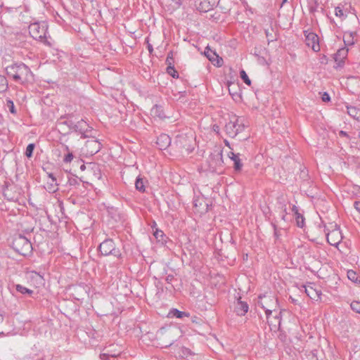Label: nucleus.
Returning a JSON list of instances; mask_svg holds the SVG:
<instances>
[{
  "mask_svg": "<svg viewBox=\"0 0 360 360\" xmlns=\"http://www.w3.org/2000/svg\"><path fill=\"white\" fill-rule=\"evenodd\" d=\"M6 72L8 77L15 82L23 84L33 80V74L30 68L25 64L14 63L6 68Z\"/></svg>",
  "mask_w": 360,
  "mask_h": 360,
  "instance_id": "f257e3e1",
  "label": "nucleus"
},
{
  "mask_svg": "<svg viewBox=\"0 0 360 360\" xmlns=\"http://www.w3.org/2000/svg\"><path fill=\"white\" fill-rule=\"evenodd\" d=\"M93 133V128L89 124L81 119L76 123H74L70 131L63 134V137L65 138V142L70 143L72 139H77L78 135H80V139H86L91 136Z\"/></svg>",
  "mask_w": 360,
  "mask_h": 360,
  "instance_id": "f03ea898",
  "label": "nucleus"
},
{
  "mask_svg": "<svg viewBox=\"0 0 360 360\" xmlns=\"http://www.w3.org/2000/svg\"><path fill=\"white\" fill-rule=\"evenodd\" d=\"M29 33L35 40H38L44 45L51 47L52 43L48 39L46 36L48 25L46 22H36L29 25Z\"/></svg>",
  "mask_w": 360,
  "mask_h": 360,
  "instance_id": "7ed1b4c3",
  "label": "nucleus"
},
{
  "mask_svg": "<svg viewBox=\"0 0 360 360\" xmlns=\"http://www.w3.org/2000/svg\"><path fill=\"white\" fill-rule=\"evenodd\" d=\"M245 127L246 125L245 124L244 119L233 115L231 117L230 120L226 123L224 131L226 135L230 138H236L245 130Z\"/></svg>",
  "mask_w": 360,
  "mask_h": 360,
  "instance_id": "20e7f679",
  "label": "nucleus"
},
{
  "mask_svg": "<svg viewBox=\"0 0 360 360\" xmlns=\"http://www.w3.org/2000/svg\"><path fill=\"white\" fill-rule=\"evenodd\" d=\"M11 247L16 252L22 256L30 255L33 250L30 240L22 234L14 236Z\"/></svg>",
  "mask_w": 360,
  "mask_h": 360,
  "instance_id": "39448f33",
  "label": "nucleus"
},
{
  "mask_svg": "<svg viewBox=\"0 0 360 360\" xmlns=\"http://www.w3.org/2000/svg\"><path fill=\"white\" fill-rule=\"evenodd\" d=\"M98 251L103 256L113 255L120 258L122 255L120 249L116 248L114 241L110 238L104 240L100 244Z\"/></svg>",
  "mask_w": 360,
  "mask_h": 360,
  "instance_id": "423d86ee",
  "label": "nucleus"
},
{
  "mask_svg": "<svg viewBox=\"0 0 360 360\" xmlns=\"http://www.w3.org/2000/svg\"><path fill=\"white\" fill-rule=\"evenodd\" d=\"M222 150H215L212 153L207 160L210 170L212 172H220L224 166Z\"/></svg>",
  "mask_w": 360,
  "mask_h": 360,
  "instance_id": "0eeeda50",
  "label": "nucleus"
},
{
  "mask_svg": "<svg viewBox=\"0 0 360 360\" xmlns=\"http://www.w3.org/2000/svg\"><path fill=\"white\" fill-rule=\"evenodd\" d=\"M257 299V304L262 309L272 308L275 310L277 307L278 300L271 293L259 295Z\"/></svg>",
  "mask_w": 360,
  "mask_h": 360,
  "instance_id": "6e6552de",
  "label": "nucleus"
},
{
  "mask_svg": "<svg viewBox=\"0 0 360 360\" xmlns=\"http://www.w3.org/2000/svg\"><path fill=\"white\" fill-rule=\"evenodd\" d=\"M89 138L90 139L86 141L83 151L86 153V155L91 156L100 151L102 147V144L98 139L95 138L94 136H93V133H91V136Z\"/></svg>",
  "mask_w": 360,
  "mask_h": 360,
  "instance_id": "1a4fd4ad",
  "label": "nucleus"
},
{
  "mask_svg": "<svg viewBox=\"0 0 360 360\" xmlns=\"http://www.w3.org/2000/svg\"><path fill=\"white\" fill-rule=\"evenodd\" d=\"M305 42L307 46L311 47L315 52L320 51L319 39L316 34L304 31Z\"/></svg>",
  "mask_w": 360,
  "mask_h": 360,
  "instance_id": "9d476101",
  "label": "nucleus"
},
{
  "mask_svg": "<svg viewBox=\"0 0 360 360\" xmlns=\"http://www.w3.org/2000/svg\"><path fill=\"white\" fill-rule=\"evenodd\" d=\"M191 140L185 134H180L176 136L175 140V144L179 150H186L188 152H191L193 148L190 144Z\"/></svg>",
  "mask_w": 360,
  "mask_h": 360,
  "instance_id": "9b49d317",
  "label": "nucleus"
},
{
  "mask_svg": "<svg viewBox=\"0 0 360 360\" xmlns=\"http://www.w3.org/2000/svg\"><path fill=\"white\" fill-rule=\"evenodd\" d=\"M205 56L215 66L221 67L223 65V59L214 51L212 50L210 46H207L205 50Z\"/></svg>",
  "mask_w": 360,
  "mask_h": 360,
  "instance_id": "f8f14e48",
  "label": "nucleus"
},
{
  "mask_svg": "<svg viewBox=\"0 0 360 360\" xmlns=\"http://www.w3.org/2000/svg\"><path fill=\"white\" fill-rule=\"evenodd\" d=\"M348 49L346 48H342L338 50L334 55V60L335 62V65H334L335 69L343 67L345 65V60L346 59Z\"/></svg>",
  "mask_w": 360,
  "mask_h": 360,
  "instance_id": "ddd939ff",
  "label": "nucleus"
},
{
  "mask_svg": "<svg viewBox=\"0 0 360 360\" xmlns=\"http://www.w3.org/2000/svg\"><path fill=\"white\" fill-rule=\"evenodd\" d=\"M193 207L196 212L200 214L206 213L209 210V205L202 197H197L193 200Z\"/></svg>",
  "mask_w": 360,
  "mask_h": 360,
  "instance_id": "4468645a",
  "label": "nucleus"
},
{
  "mask_svg": "<svg viewBox=\"0 0 360 360\" xmlns=\"http://www.w3.org/2000/svg\"><path fill=\"white\" fill-rule=\"evenodd\" d=\"M228 157L233 161V169L236 173H240L243 167V160L240 158V153H235L233 151H230L228 153Z\"/></svg>",
  "mask_w": 360,
  "mask_h": 360,
  "instance_id": "2eb2a0df",
  "label": "nucleus"
},
{
  "mask_svg": "<svg viewBox=\"0 0 360 360\" xmlns=\"http://www.w3.org/2000/svg\"><path fill=\"white\" fill-rule=\"evenodd\" d=\"M249 310V305L246 302L241 300V297L239 296L237 298V301L235 303L234 311L238 316H245Z\"/></svg>",
  "mask_w": 360,
  "mask_h": 360,
  "instance_id": "dca6fc26",
  "label": "nucleus"
},
{
  "mask_svg": "<svg viewBox=\"0 0 360 360\" xmlns=\"http://www.w3.org/2000/svg\"><path fill=\"white\" fill-rule=\"evenodd\" d=\"M156 144L160 150H165L170 146L171 138L166 134H161L157 138Z\"/></svg>",
  "mask_w": 360,
  "mask_h": 360,
  "instance_id": "f3484780",
  "label": "nucleus"
},
{
  "mask_svg": "<svg viewBox=\"0 0 360 360\" xmlns=\"http://www.w3.org/2000/svg\"><path fill=\"white\" fill-rule=\"evenodd\" d=\"M326 234L327 242L333 246H338L340 242V239L338 236L340 232L338 230L332 231L331 232H327V230H324Z\"/></svg>",
  "mask_w": 360,
  "mask_h": 360,
  "instance_id": "a211bd4d",
  "label": "nucleus"
},
{
  "mask_svg": "<svg viewBox=\"0 0 360 360\" xmlns=\"http://www.w3.org/2000/svg\"><path fill=\"white\" fill-rule=\"evenodd\" d=\"M72 117H73L72 114H66L65 115L61 116L58 120V122H57L58 125V126L66 125L69 128V131H70L74 123H75L72 120Z\"/></svg>",
  "mask_w": 360,
  "mask_h": 360,
  "instance_id": "6ab92c4d",
  "label": "nucleus"
},
{
  "mask_svg": "<svg viewBox=\"0 0 360 360\" xmlns=\"http://www.w3.org/2000/svg\"><path fill=\"white\" fill-rule=\"evenodd\" d=\"M179 354L184 360H195V354L185 347L180 349Z\"/></svg>",
  "mask_w": 360,
  "mask_h": 360,
  "instance_id": "aec40b11",
  "label": "nucleus"
},
{
  "mask_svg": "<svg viewBox=\"0 0 360 360\" xmlns=\"http://www.w3.org/2000/svg\"><path fill=\"white\" fill-rule=\"evenodd\" d=\"M151 115L154 117H157L161 120L166 118L167 116L165 115L164 108L161 105H155L151 110Z\"/></svg>",
  "mask_w": 360,
  "mask_h": 360,
  "instance_id": "412c9836",
  "label": "nucleus"
},
{
  "mask_svg": "<svg viewBox=\"0 0 360 360\" xmlns=\"http://www.w3.org/2000/svg\"><path fill=\"white\" fill-rule=\"evenodd\" d=\"M356 32H345L343 35V41L346 46H352L354 44V37Z\"/></svg>",
  "mask_w": 360,
  "mask_h": 360,
  "instance_id": "4be33fe9",
  "label": "nucleus"
},
{
  "mask_svg": "<svg viewBox=\"0 0 360 360\" xmlns=\"http://www.w3.org/2000/svg\"><path fill=\"white\" fill-rule=\"evenodd\" d=\"M14 287L17 292L22 295H27L30 297H32V295L34 294V291L32 290H30L20 284H16Z\"/></svg>",
  "mask_w": 360,
  "mask_h": 360,
  "instance_id": "5701e85b",
  "label": "nucleus"
},
{
  "mask_svg": "<svg viewBox=\"0 0 360 360\" xmlns=\"http://www.w3.org/2000/svg\"><path fill=\"white\" fill-rule=\"evenodd\" d=\"M153 235L158 242L162 244L166 243L167 238L162 231L155 228Z\"/></svg>",
  "mask_w": 360,
  "mask_h": 360,
  "instance_id": "b1692460",
  "label": "nucleus"
},
{
  "mask_svg": "<svg viewBox=\"0 0 360 360\" xmlns=\"http://www.w3.org/2000/svg\"><path fill=\"white\" fill-rule=\"evenodd\" d=\"M169 315L172 317L182 319L184 317H188L189 314L186 311H179L177 309H172L170 310Z\"/></svg>",
  "mask_w": 360,
  "mask_h": 360,
  "instance_id": "393cba45",
  "label": "nucleus"
},
{
  "mask_svg": "<svg viewBox=\"0 0 360 360\" xmlns=\"http://www.w3.org/2000/svg\"><path fill=\"white\" fill-rule=\"evenodd\" d=\"M305 292L311 299L313 300L319 299L320 295H321V292L320 291L316 290L312 287L305 288Z\"/></svg>",
  "mask_w": 360,
  "mask_h": 360,
  "instance_id": "a878e982",
  "label": "nucleus"
},
{
  "mask_svg": "<svg viewBox=\"0 0 360 360\" xmlns=\"http://www.w3.org/2000/svg\"><path fill=\"white\" fill-rule=\"evenodd\" d=\"M135 188L137 191L141 193H144L146 191L143 179L141 176H138L136 179Z\"/></svg>",
  "mask_w": 360,
  "mask_h": 360,
  "instance_id": "bb28decb",
  "label": "nucleus"
},
{
  "mask_svg": "<svg viewBox=\"0 0 360 360\" xmlns=\"http://www.w3.org/2000/svg\"><path fill=\"white\" fill-rule=\"evenodd\" d=\"M347 278L355 283L360 284V278L358 276L356 271L353 270L347 271Z\"/></svg>",
  "mask_w": 360,
  "mask_h": 360,
  "instance_id": "cd10ccee",
  "label": "nucleus"
},
{
  "mask_svg": "<svg viewBox=\"0 0 360 360\" xmlns=\"http://www.w3.org/2000/svg\"><path fill=\"white\" fill-rule=\"evenodd\" d=\"M318 6L317 0H307V7L309 13H314L317 11Z\"/></svg>",
  "mask_w": 360,
  "mask_h": 360,
  "instance_id": "c85d7f7f",
  "label": "nucleus"
},
{
  "mask_svg": "<svg viewBox=\"0 0 360 360\" xmlns=\"http://www.w3.org/2000/svg\"><path fill=\"white\" fill-rule=\"evenodd\" d=\"M265 34L267 39V41L269 43L276 41L277 40V36L276 34L274 32L273 28H271V30H265Z\"/></svg>",
  "mask_w": 360,
  "mask_h": 360,
  "instance_id": "c756f323",
  "label": "nucleus"
},
{
  "mask_svg": "<svg viewBox=\"0 0 360 360\" xmlns=\"http://www.w3.org/2000/svg\"><path fill=\"white\" fill-rule=\"evenodd\" d=\"M8 87L7 79L3 76L0 75V94L4 93L7 91Z\"/></svg>",
  "mask_w": 360,
  "mask_h": 360,
  "instance_id": "7c9ffc66",
  "label": "nucleus"
},
{
  "mask_svg": "<svg viewBox=\"0 0 360 360\" xmlns=\"http://www.w3.org/2000/svg\"><path fill=\"white\" fill-rule=\"evenodd\" d=\"M335 15L337 17L342 18V20L347 17V14H345V13L344 8L341 7L340 5L335 7Z\"/></svg>",
  "mask_w": 360,
  "mask_h": 360,
  "instance_id": "2f4dec72",
  "label": "nucleus"
},
{
  "mask_svg": "<svg viewBox=\"0 0 360 360\" xmlns=\"http://www.w3.org/2000/svg\"><path fill=\"white\" fill-rule=\"evenodd\" d=\"M34 148H35L34 143H30L27 145L25 152V155L27 158H30L32 157Z\"/></svg>",
  "mask_w": 360,
  "mask_h": 360,
  "instance_id": "473e14b6",
  "label": "nucleus"
},
{
  "mask_svg": "<svg viewBox=\"0 0 360 360\" xmlns=\"http://www.w3.org/2000/svg\"><path fill=\"white\" fill-rule=\"evenodd\" d=\"M167 73L169 75L173 78H178L179 77V73L174 68V65H170L167 66Z\"/></svg>",
  "mask_w": 360,
  "mask_h": 360,
  "instance_id": "72a5a7b5",
  "label": "nucleus"
},
{
  "mask_svg": "<svg viewBox=\"0 0 360 360\" xmlns=\"http://www.w3.org/2000/svg\"><path fill=\"white\" fill-rule=\"evenodd\" d=\"M296 219L297 226L300 228H302L304 226V217L302 214H297L295 216Z\"/></svg>",
  "mask_w": 360,
  "mask_h": 360,
  "instance_id": "f704fd0d",
  "label": "nucleus"
},
{
  "mask_svg": "<svg viewBox=\"0 0 360 360\" xmlns=\"http://www.w3.org/2000/svg\"><path fill=\"white\" fill-rule=\"evenodd\" d=\"M240 76L242 80L248 86L251 85V80L249 79L246 72L244 70L240 71Z\"/></svg>",
  "mask_w": 360,
  "mask_h": 360,
  "instance_id": "c9c22d12",
  "label": "nucleus"
},
{
  "mask_svg": "<svg viewBox=\"0 0 360 360\" xmlns=\"http://www.w3.org/2000/svg\"><path fill=\"white\" fill-rule=\"evenodd\" d=\"M165 63L167 65V66H170V65H174V54H173V51H169L168 53L167 58H166V60H165Z\"/></svg>",
  "mask_w": 360,
  "mask_h": 360,
  "instance_id": "e433bc0d",
  "label": "nucleus"
},
{
  "mask_svg": "<svg viewBox=\"0 0 360 360\" xmlns=\"http://www.w3.org/2000/svg\"><path fill=\"white\" fill-rule=\"evenodd\" d=\"M350 307L354 311L360 314V302L353 301L351 303Z\"/></svg>",
  "mask_w": 360,
  "mask_h": 360,
  "instance_id": "4c0bfd02",
  "label": "nucleus"
},
{
  "mask_svg": "<svg viewBox=\"0 0 360 360\" xmlns=\"http://www.w3.org/2000/svg\"><path fill=\"white\" fill-rule=\"evenodd\" d=\"M73 158H74V155H73L72 152L68 153L64 156L63 161L64 163H70L73 160Z\"/></svg>",
  "mask_w": 360,
  "mask_h": 360,
  "instance_id": "58836bf2",
  "label": "nucleus"
},
{
  "mask_svg": "<svg viewBox=\"0 0 360 360\" xmlns=\"http://www.w3.org/2000/svg\"><path fill=\"white\" fill-rule=\"evenodd\" d=\"M145 42H146V44L147 45V49L148 50V52H149L150 55H152L153 53V48L152 44L150 43L149 37H146L145 39Z\"/></svg>",
  "mask_w": 360,
  "mask_h": 360,
  "instance_id": "ea45409f",
  "label": "nucleus"
},
{
  "mask_svg": "<svg viewBox=\"0 0 360 360\" xmlns=\"http://www.w3.org/2000/svg\"><path fill=\"white\" fill-rule=\"evenodd\" d=\"M344 11L345 14L347 15V13H353L356 17V11L351 5H349L348 7L344 8Z\"/></svg>",
  "mask_w": 360,
  "mask_h": 360,
  "instance_id": "a19ab883",
  "label": "nucleus"
},
{
  "mask_svg": "<svg viewBox=\"0 0 360 360\" xmlns=\"http://www.w3.org/2000/svg\"><path fill=\"white\" fill-rule=\"evenodd\" d=\"M68 182L70 186H78L80 184L81 180L76 178H71L69 179Z\"/></svg>",
  "mask_w": 360,
  "mask_h": 360,
  "instance_id": "79ce46f5",
  "label": "nucleus"
},
{
  "mask_svg": "<svg viewBox=\"0 0 360 360\" xmlns=\"http://www.w3.org/2000/svg\"><path fill=\"white\" fill-rule=\"evenodd\" d=\"M73 291L75 292V293H77V294H78L80 291H83L84 294L86 293V291L85 290L84 288L82 285L75 286L73 288Z\"/></svg>",
  "mask_w": 360,
  "mask_h": 360,
  "instance_id": "37998d69",
  "label": "nucleus"
},
{
  "mask_svg": "<svg viewBox=\"0 0 360 360\" xmlns=\"http://www.w3.org/2000/svg\"><path fill=\"white\" fill-rule=\"evenodd\" d=\"M57 186H58V184H57L56 181L51 182L50 184V186H49V188H48L49 192H52V193L56 192L58 190Z\"/></svg>",
  "mask_w": 360,
  "mask_h": 360,
  "instance_id": "c03bdc74",
  "label": "nucleus"
},
{
  "mask_svg": "<svg viewBox=\"0 0 360 360\" xmlns=\"http://www.w3.org/2000/svg\"><path fill=\"white\" fill-rule=\"evenodd\" d=\"M272 226L274 230V237H275L276 240H278L281 235L280 233V231L278 230L277 226L275 224H272Z\"/></svg>",
  "mask_w": 360,
  "mask_h": 360,
  "instance_id": "a18cd8bd",
  "label": "nucleus"
},
{
  "mask_svg": "<svg viewBox=\"0 0 360 360\" xmlns=\"http://www.w3.org/2000/svg\"><path fill=\"white\" fill-rule=\"evenodd\" d=\"M8 106L9 108V110L10 112L12 113V114H16V110L15 108V106H14V104H13V102L11 101H9L8 102Z\"/></svg>",
  "mask_w": 360,
  "mask_h": 360,
  "instance_id": "49530a36",
  "label": "nucleus"
},
{
  "mask_svg": "<svg viewBox=\"0 0 360 360\" xmlns=\"http://www.w3.org/2000/svg\"><path fill=\"white\" fill-rule=\"evenodd\" d=\"M321 100L323 102H328L330 101V97L327 92H323L321 95Z\"/></svg>",
  "mask_w": 360,
  "mask_h": 360,
  "instance_id": "de8ad7c7",
  "label": "nucleus"
},
{
  "mask_svg": "<svg viewBox=\"0 0 360 360\" xmlns=\"http://www.w3.org/2000/svg\"><path fill=\"white\" fill-rule=\"evenodd\" d=\"M174 276L172 275V274H169L166 276L165 278V281L168 283H171L172 282V281L174 280Z\"/></svg>",
  "mask_w": 360,
  "mask_h": 360,
  "instance_id": "09e8293b",
  "label": "nucleus"
},
{
  "mask_svg": "<svg viewBox=\"0 0 360 360\" xmlns=\"http://www.w3.org/2000/svg\"><path fill=\"white\" fill-rule=\"evenodd\" d=\"M354 207L356 209V211H358L360 213V202L359 201H354Z\"/></svg>",
  "mask_w": 360,
  "mask_h": 360,
  "instance_id": "8fccbe9b",
  "label": "nucleus"
},
{
  "mask_svg": "<svg viewBox=\"0 0 360 360\" xmlns=\"http://www.w3.org/2000/svg\"><path fill=\"white\" fill-rule=\"evenodd\" d=\"M61 144H62V147H63L64 151L67 152V153L71 152L68 145H67L65 143H61Z\"/></svg>",
  "mask_w": 360,
  "mask_h": 360,
  "instance_id": "3c124183",
  "label": "nucleus"
},
{
  "mask_svg": "<svg viewBox=\"0 0 360 360\" xmlns=\"http://www.w3.org/2000/svg\"><path fill=\"white\" fill-rule=\"evenodd\" d=\"M264 309L265 311V314H266V318L269 319L270 315L272 314V309H270L269 308H266V309Z\"/></svg>",
  "mask_w": 360,
  "mask_h": 360,
  "instance_id": "603ef678",
  "label": "nucleus"
},
{
  "mask_svg": "<svg viewBox=\"0 0 360 360\" xmlns=\"http://www.w3.org/2000/svg\"><path fill=\"white\" fill-rule=\"evenodd\" d=\"M339 136H341V137L344 136V137H347L348 139L349 138V136L347 134V133L346 131H342V130L339 131Z\"/></svg>",
  "mask_w": 360,
  "mask_h": 360,
  "instance_id": "864d4df0",
  "label": "nucleus"
},
{
  "mask_svg": "<svg viewBox=\"0 0 360 360\" xmlns=\"http://www.w3.org/2000/svg\"><path fill=\"white\" fill-rule=\"evenodd\" d=\"M292 212L294 213L295 216L297 215V214H300L299 212V210H298V208L297 206L295 205H293L292 207Z\"/></svg>",
  "mask_w": 360,
  "mask_h": 360,
  "instance_id": "5fc2aeb1",
  "label": "nucleus"
},
{
  "mask_svg": "<svg viewBox=\"0 0 360 360\" xmlns=\"http://www.w3.org/2000/svg\"><path fill=\"white\" fill-rule=\"evenodd\" d=\"M49 177L51 179V181L52 182H56V178L55 177L54 174L53 173H49Z\"/></svg>",
  "mask_w": 360,
  "mask_h": 360,
  "instance_id": "6e6d98bb",
  "label": "nucleus"
},
{
  "mask_svg": "<svg viewBox=\"0 0 360 360\" xmlns=\"http://www.w3.org/2000/svg\"><path fill=\"white\" fill-rule=\"evenodd\" d=\"M224 143L226 146H228L229 148L231 149V146H230V144H229V142L227 141V140H224Z\"/></svg>",
  "mask_w": 360,
  "mask_h": 360,
  "instance_id": "4d7b16f0",
  "label": "nucleus"
},
{
  "mask_svg": "<svg viewBox=\"0 0 360 360\" xmlns=\"http://www.w3.org/2000/svg\"><path fill=\"white\" fill-rule=\"evenodd\" d=\"M4 320V317L1 314H0V323H1Z\"/></svg>",
  "mask_w": 360,
  "mask_h": 360,
  "instance_id": "13d9d810",
  "label": "nucleus"
},
{
  "mask_svg": "<svg viewBox=\"0 0 360 360\" xmlns=\"http://www.w3.org/2000/svg\"><path fill=\"white\" fill-rule=\"evenodd\" d=\"M156 226H157L156 222L153 221V225L152 226V228L154 229L155 227H156Z\"/></svg>",
  "mask_w": 360,
  "mask_h": 360,
  "instance_id": "bf43d9fd",
  "label": "nucleus"
},
{
  "mask_svg": "<svg viewBox=\"0 0 360 360\" xmlns=\"http://www.w3.org/2000/svg\"><path fill=\"white\" fill-rule=\"evenodd\" d=\"M75 298L76 300H82L84 297H75Z\"/></svg>",
  "mask_w": 360,
  "mask_h": 360,
  "instance_id": "052dcab7",
  "label": "nucleus"
},
{
  "mask_svg": "<svg viewBox=\"0 0 360 360\" xmlns=\"http://www.w3.org/2000/svg\"><path fill=\"white\" fill-rule=\"evenodd\" d=\"M213 127H214V131H217V130L219 129V127H218V126H215V125H214Z\"/></svg>",
  "mask_w": 360,
  "mask_h": 360,
  "instance_id": "680f3d73",
  "label": "nucleus"
},
{
  "mask_svg": "<svg viewBox=\"0 0 360 360\" xmlns=\"http://www.w3.org/2000/svg\"><path fill=\"white\" fill-rule=\"evenodd\" d=\"M288 0H282V4H281V6H283V5L287 2Z\"/></svg>",
  "mask_w": 360,
  "mask_h": 360,
  "instance_id": "e2e57ef3",
  "label": "nucleus"
},
{
  "mask_svg": "<svg viewBox=\"0 0 360 360\" xmlns=\"http://www.w3.org/2000/svg\"><path fill=\"white\" fill-rule=\"evenodd\" d=\"M84 168H85V165H82L80 167V169H81L82 170H84Z\"/></svg>",
  "mask_w": 360,
  "mask_h": 360,
  "instance_id": "0e129e2a",
  "label": "nucleus"
},
{
  "mask_svg": "<svg viewBox=\"0 0 360 360\" xmlns=\"http://www.w3.org/2000/svg\"><path fill=\"white\" fill-rule=\"evenodd\" d=\"M285 214H283V217H282V219H283V220H285Z\"/></svg>",
  "mask_w": 360,
  "mask_h": 360,
  "instance_id": "69168bd1",
  "label": "nucleus"
},
{
  "mask_svg": "<svg viewBox=\"0 0 360 360\" xmlns=\"http://www.w3.org/2000/svg\"><path fill=\"white\" fill-rule=\"evenodd\" d=\"M210 8H207V9H205L204 11L205 12H207Z\"/></svg>",
  "mask_w": 360,
  "mask_h": 360,
  "instance_id": "338daca9",
  "label": "nucleus"
},
{
  "mask_svg": "<svg viewBox=\"0 0 360 360\" xmlns=\"http://www.w3.org/2000/svg\"><path fill=\"white\" fill-rule=\"evenodd\" d=\"M358 138L360 139V132L358 134Z\"/></svg>",
  "mask_w": 360,
  "mask_h": 360,
  "instance_id": "774afa93",
  "label": "nucleus"
}]
</instances>
